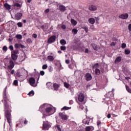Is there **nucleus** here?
<instances>
[{
    "label": "nucleus",
    "instance_id": "32",
    "mask_svg": "<svg viewBox=\"0 0 131 131\" xmlns=\"http://www.w3.org/2000/svg\"><path fill=\"white\" fill-rule=\"evenodd\" d=\"M63 84H64V87L66 88V89H69V88L70 87V84L67 83V82H64L63 83Z\"/></svg>",
    "mask_w": 131,
    "mask_h": 131
},
{
    "label": "nucleus",
    "instance_id": "35",
    "mask_svg": "<svg viewBox=\"0 0 131 131\" xmlns=\"http://www.w3.org/2000/svg\"><path fill=\"white\" fill-rule=\"evenodd\" d=\"M72 32L74 34H77V33L78 32V30H77L76 28H74V29H72Z\"/></svg>",
    "mask_w": 131,
    "mask_h": 131
},
{
    "label": "nucleus",
    "instance_id": "4",
    "mask_svg": "<svg viewBox=\"0 0 131 131\" xmlns=\"http://www.w3.org/2000/svg\"><path fill=\"white\" fill-rule=\"evenodd\" d=\"M49 104L48 103H43L42 105H41L39 108V111L41 112L42 114V116H43V114H45V111H46V107L49 106Z\"/></svg>",
    "mask_w": 131,
    "mask_h": 131
},
{
    "label": "nucleus",
    "instance_id": "61",
    "mask_svg": "<svg viewBox=\"0 0 131 131\" xmlns=\"http://www.w3.org/2000/svg\"><path fill=\"white\" fill-rule=\"evenodd\" d=\"M32 36L34 38H37V34H36L35 33H34V34H32Z\"/></svg>",
    "mask_w": 131,
    "mask_h": 131
},
{
    "label": "nucleus",
    "instance_id": "53",
    "mask_svg": "<svg viewBox=\"0 0 131 131\" xmlns=\"http://www.w3.org/2000/svg\"><path fill=\"white\" fill-rule=\"evenodd\" d=\"M91 129H92V128H91V126H86L85 127V131H91Z\"/></svg>",
    "mask_w": 131,
    "mask_h": 131
},
{
    "label": "nucleus",
    "instance_id": "16",
    "mask_svg": "<svg viewBox=\"0 0 131 131\" xmlns=\"http://www.w3.org/2000/svg\"><path fill=\"white\" fill-rule=\"evenodd\" d=\"M107 99H109V100H111V98L110 97H106L104 99H103V100L106 101L105 104H106L107 106H109V105H111V103H112V101L107 100Z\"/></svg>",
    "mask_w": 131,
    "mask_h": 131
},
{
    "label": "nucleus",
    "instance_id": "31",
    "mask_svg": "<svg viewBox=\"0 0 131 131\" xmlns=\"http://www.w3.org/2000/svg\"><path fill=\"white\" fill-rule=\"evenodd\" d=\"M70 109H71V107H68L67 106H64L61 108V111H63L64 110H70Z\"/></svg>",
    "mask_w": 131,
    "mask_h": 131
},
{
    "label": "nucleus",
    "instance_id": "24",
    "mask_svg": "<svg viewBox=\"0 0 131 131\" xmlns=\"http://www.w3.org/2000/svg\"><path fill=\"white\" fill-rule=\"evenodd\" d=\"M97 6L95 5H92L91 7H89L90 11H97Z\"/></svg>",
    "mask_w": 131,
    "mask_h": 131
},
{
    "label": "nucleus",
    "instance_id": "58",
    "mask_svg": "<svg viewBox=\"0 0 131 131\" xmlns=\"http://www.w3.org/2000/svg\"><path fill=\"white\" fill-rule=\"evenodd\" d=\"M128 29L129 31V33H131V24H129L128 26Z\"/></svg>",
    "mask_w": 131,
    "mask_h": 131
},
{
    "label": "nucleus",
    "instance_id": "37",
    "mask_svg": "<svg viewBox=\"0 0 131 131\" xmlns=\"http://www.w3.org/2000/svg\"><path fill=\"white\" fill-rule=\"evenodd\" d=\"M78 50H79V52H80V53H82V52L84 51V48L81 47H79L78 48Z\"/></svg>",
    "mask_w": 131,
    "mask_h": 131
},
{
    "label": "nucleus",
    "instance_id": "5",
    "mask_svg": "<svg viewBox=\"0 0 131 131\" xmlns=\"http://www.w3.org/2000/svg\"><path fill=\"white\" fill-rule=\"evenodd\" d=\"M42 127L44 129H45V130H49V129H50L51 125L50 124L49 121H43Z\"/></svg>",
    "mask_w": 131,
    "mask_h": 131
},
{
    "label": "nucleus",
    "instance_id": "40",
    "mask_svg": "<svg viewBox=\"0 0 131 131\" xmlns=\"http://www.w3.org/2000/svg\"><path fill=\"white\" fill-rule=\"evenodd\" d=\"M14 76H17L18 77H21V73L18 71L16 74H14Z\"/></svg>",
    "mask_w": 131,
    "mask_h": 131
},
{
    "label": "nucleus",
    "instance_id": "12",
    "mask_svg": "<svg viewBox=\"0 0 131 131\" xmlns=\"http://www.w3.org/2000/svg\"><path fill=\"white\" fill-rule=\"evenodd\" d=\"M120 19L125 20L128 18V13H123L119 16Z\"/></svg>",
    "mask_w": 131,
    "mask_h": 131
},
{
    "label": "nucleus",
    "instance_id": "30",
    "mask_svg": "<svg viewBox=\"0 0 131 131\" xmlns=\"http://www.w3.org/2000/svg\"><path fill=\"white\" fill-rule=\"evenodd\" d=\"M54 56L52 55H49L48 56V60H49V61L50 62H53V61H54Z\"/></svg>",
    "mask_w": 131,
    "mask_h": 131
},
{
    "label": "nucleus",
    "instance_id": "22",
    "mask_svg": "<svg viewBox=\"0 0 131 131\" xmlns=\"http://www.w3.org/2000/svg\"><path fill=\"white\" fill-rule=\"evenodd\" d=\"M91 46L92 47L93 49L95 50V51H98L99 50L98 48V45L94 43H91Z\"/></svg>",
    "mask_w": 131,
    "mask_h": 131
},
{
    "label": "nucleus",
    "instance_id": "41",
    "mask_svg": "<svg viewBox=\"0 0 131 131\" xmlns=\"http://www.w3.org/2000/svg\"><path fill=\"white\" fill-rule=\"evenodd\" d=\"M99 67L100 65L99 64V63H96L92 66L93 68H98Z\"/></svg>",
    "mask_w": 131,
    "mask_h": 131
},
{
    "label": "nucleus",
    "instance_id": "63",
    "mask_svg": "<svg viewBox=\"0 0 131 131\" xmlns=\"http://www.w3.org/2000/svg\"><path fill=\"white\" fill-rule=\"evenodd\" d=\"M129 110H126L125 112H124V114L125 115H128V114H129Z\"/></svg>",
    "mask_w": 131,
    "mask_h": 131
},
{
    "label": "nucleus",
    "instance_id": "27",
    "mask_svg": "<svg viewBox=\"0 0 131 131\" xmlns=\"http://www.w3.org/2000/svg\"><path fill=\"white\" fill-rule=\"evenodd\" d=\"M71 23L73 26H75L77 24V21L75 20L73 18H71Z\"/></svg>",
    "mask_w": 131,
    "mask_h": 131
},
{
    "label": "nucleus",
    "instance_id": "6",
    "mask_svg": "<svg viewBox=\"0 0 131 131\" xmlns=\"http://www.w3.org/2000/svg\"><path fill=\"white\" fill-rule=\"evenodd\" d=\"M56 37L57 36L55 35L50 36L47 40L48 43L51 44L53 43V42H55Z\"/></svg>",
    "mask_w": 131,
    "mask_h": 131
},
{
    "label": "nucleus",
    "instance_id": "43",
    "mask_svg": "<svg viewBox=\"0 0 131 131\" xmlns=\"http://www.w3.org/2000/svg\"><path fill=\"white\" fill-rule=\"evenodd\" d=\"M89 117H88V116H86V118L85 119H84L83 120H82V123H83L84 124H86V120H88V118Z\"/></svg>",
    "mask_w": 131,
    "mask_h": 131
},
{
    "label": "nucleus",
    "instance_id": "17",
    "mask_svg": "<svg viewBox=\"0 0 131 131\" xmlns=\"http://www.w3.org/2000/svg\"><path fill=\"white\" fill-rule=\"evenodd\" d=\"M11 5L8 4L7 3H6L4 4V8H5V9L8 10V11H10L11 10Z\"/></svg>",
    "mask_w": 131,
    "mask_h": 131
},
{
    "label": "nucleus",
    "instance_id": "38",
    "mask_svg": "<svg viewBox=\"0 0 131 131\" xmlns=\"http://www.w3.org/2000/svg\"><path fill=\"white\" fill-rule=\"evenodd\" d=\"M124 53L126 55H129L130 54V50L129 49H125Z\"/></svg>",
    "mask_w": 131,
    "mask_h": 131
},
{
    "label": "nucleus",
    "instance_id": "34",
    "mask_svg": "<svg viewBox=\"0 0 131 131\" xmlns=\"http://www.w3.org/2000/svg\"><path fill=\"white\" fill-rule=\"evenodd\" d=\"M15 37L17 39H22V38H23V36L21 34H17V35H16Z\"/></svg>",
    "mask_w": 131,
    "mask_h": 131
},
{
    "label": "nucleus",
    "instance_id": "46",
    "mask_svg": "<svg viewBox=\"0 0 131 131\" xmlns=\"http://www.w3.org/2000/svg\"><path fill=\"white\" fill-rule=\"evenodd\" d=\"M27 42L28 43H32V40L31 39V38H29L27 39Z\"/></svg>",
    "mask_w": 131,
    "mask_h": 131
},
{
    "label": "nucleus",
    "instance_id": "45",
    "mask_svg": "<svg viewBox=\"0 0 131 131\" xmlns=\"http://www.w3.org/2000/svg\"><path fill=\"white\" fill-rule=\"evenodd\" d=\"M2 50L5 52H7V51H8V47H7V46H3Z\"/></svg>",
    "mask_w": 131,
    "mask_h": 131
},
{
    "label": "nucleus",
    "instance_id": "3",
    "mask_svg": "<svg viewBox=\"0 0 131 131\" xmlns=\"http://www.w3.org/2000/svg\"><path fill=\"white\" fill-rule=\"evenodd\" d=\"M4 111H5V116L7 119V122H8L10 126H11V123H12V122H11L12 120L11 119V113L12 112V111H8V110Z\"/></svg>",
    "mask_w": 131,
    "mask_h": 131
},
{
    "label": "nucleus",
    "instance_id": "23",
    "mask_svg": "<svg viewBox=\"0 0 131 131\" xmlns=\"http://www.w3.org/2000/svg\"><path fill=\"white\" fill-rule=\"evenodd\" d=\"M59 10L61 12H65V10H66V7L64 5H60L59 6Z\"/></svg>",
    "mask_w": 131,
    "mask_h": 131
},
{
    "label": "nucleus",
    "instance_id": "54",
    "mask_svg": "<svg viewBox=\"0 0 131 131\" xmlns=\"http://www.w3.org/2000/svg\"><path fill=\"white\" fill-rule=\"evenodd\" d=\"M56 127L58 131H62V129H61V127H60V125H57L56 126Z\"/></svg>",
    "mask_w": 131,
    "mask_h": 131
},
{
    "label": "nucleus",
    "instance_id": "39",
    "mask_svg": "<svg viewBox=\"0 0 131 131\" xmlns=\"http://www.w3.org/2000/svg\"><path fill=\"white\" fill-rule=\"evenodd\" d=\"M126 90L128 93H129V94H131V89L129 88V86L128 85H125Z\"/></svg>",
    "mask_w": 131,
    "mask_h": 131
},
{
    "label": "nucleus",
    "instance_id": "49",
    "mask_svg": "<svg viewBox=\"0 0 131 131\" xmlns=\"http://www.w3.org/2000/svg\"><path fill=\"white\" fill-rule=\"evenodd\" d=\"M121 48L122 49H125V48H126V43H122L121 45Z\"/></svg>",
    "mask_w": 131,
    "mask_h": 131
},
{
    "label": "nucleus",
    "instance_id": "42",
    "mask_svg": "<svg viewBox=\"0 0 131 131\" xmlns=\"http://www.w3.org/2000/svg\"><path fill=\"white\" fill-rule=\"evenodd\" d=\"M18 27H23V24L21 22H18L17 23Z\"/></svg>",
    "mask_w": 131,
    "mask_h": 131
},
{
    "label": "nucleus",
    "instance_id": "55",
    "mask_svg": "<svg viewBox=\"0 0 131 131\" xmlns=\"http://www.w3.org/2000/svg\"><path fill=\"white\" fill-rule=\"evenodd\" d=\"M60 50L61 51H65V50H66V46H61L60 47Z\"/></svg>",
    "mask_w": 131,
    "mask_h": 131
},
{
    "label": "nucleus",
    "instance_id": "10",
    "mask_svg": "<svg viewBox=\"0 0 131 131\" xmlns=\"http://www.w3.org/2000/svg\"><path fill=\"white\" fill-rule=\"evenodd\" d=\"M85 77V80H86V81H91V80L93 79V76H92V74H91V73H86Z\"/></svg>",
    "mask_w": 131,
    "mask_h": 131
},
{
    "label": "nucleus",
    "instance_id": "11",
    "mask_svg": "<svg viewBox=\"0 0 131 131\" xmlns=\"http://www.w3.org/2000/svg\"><path fill=\"white\" fill-rule=\"evenodd\" d=\"M23 16V14L22 13L18 12L15 14L14 18L16 20H21V19H22Z\"/></svg>",
    "mask_w": 131,
    "mask_h": 131
},
{
    "label": "nucleus",
    "instance_id": "48",
    "mask_svg": "<svg viewBox=\"0 0 131 131\" xmlns=\"http://www.w3.org/2000/svg\"><path fill=\"white\" fill-rule=\"evenodd\" d=\"M48 68V64H43L42 67V69H43V70H45L46 69H47Z\"/></svg>",
    "mask_w": 131,
    "mask_h": 131
},
{
    "label": "nucleus",
    "instance_id": "13",
    "mask_svg": "<svg viewBox=\"0 0 131 131\" xmlns=\"http://www.w3.org/2000/svg\"><path fill=\"white\" fill-rule=\"evenodd\" d=\"M14 48L15 49H20V48H21V49H26V47L21 43H16L14 45Z\"/></svg>",
    "mask_w": 131,
    "mask_h": 131
},
{
    "label": "nucleus",
    "instance_id": "64",
    "mask_svg": "<svg viewBox=\"0 0 131 131\" xmlns=\"http://www.w3.org/2000/svg\"><path fill=\"white\" fill-rule=\"evenodd\" d=\"M50 12V9H47L46 10H45V14H48Z\"/></svg>",
    "mask_w": 131,
    "mask_h": 131
},
{
    "label": "nucleus",
    "instance_id": "14",
    "mask_svg": "<svg viewBox=\"0 0 131 131\" xmlns=\"http://www.w3.org/2000/svg\"><path fill=\"white\" fill-rule=\"evenodd\" d=\"M78 101H80L81 103H82L83 101H84V95L82 93H80L78 96Z\"/></svg>",
    "mask_w": 131,
    "mask_h": 131
},
{
    "label": "nucleus",
    "instance_id": "50",
    "mask_svg": "<svg viewBox=\"0 0 131 131\" xmlns=\"http://www.w3.org/2000/svg\"><path fill=\"white\" fill-rule=\"evenodd\" d=\"M12 53H13V54L14 55H17V54L19 53V50H13V52H12Z\"/></svg>",
    "mask_w": 131,
    "mask_h": 131
},
{
    "label": "nucleus",
    "instance_id": "15",
    "mask_svg": "<svg viewBox=\"0 0 131 131\" xmlns=\"http://www.w3.org/2000/svg\"><path fill=\"white\" fill-rule=\"evenodd\" d=\"M34 76L35 78L37 79V83H38V81L39 80V78L40 77V74L38 72H34Z\"/></svg>",
    "mask_w": 131,
    "mask_h": 131
},
{
    "label": "nucleus",
    "instance_id": "7",
    "mask_svg": "<svg viewBox=\"0 0 131 131\" xmlns=\"http://www.w3.org/2000/svg\"><path fill=\"white\" fill-rule=\"evenodd\" d=\"M35 78L32 77H30L29 79V83L30 84V85H31V86H34V88H35V86H36V85H37V84H36L35 85H33V84H34L35 83Z\"/></svg>",
    "mask_w": 131,
    "mask_h": 131
},
{
    "label": "nucleus",
    "instance_id": "20",
    "mask_svg": "<svg viewBox=\"0 0 131 131\" xmlns=\"http://www.w3.org/2000/svg\"><path fill=\"white\" fill-rule=\"evenodd\" d=\"M122 57L121 56H117L115 60V64H117V63H120L121 62Z\"/></svg>",
    "mask_w": 131,
    "mask_h": 131
},
{
    "label": "nucleus",
    "instance_id": "56",
    "mask_svg": "<svg viewBox=\"0 0 131 131\" xmlns=\"http://www.w3.org/2000/svg\"><path fill=\"white\" fill-rule=\"evenodd\" d=\"M44 27L46 30L48 29V28H49V24L48 23L45 24V25H44Z\"/></svg>",
    "mask_w": 131,
    "mask_h": 131
},
{
    "label": "nucleus",
    "instance_id": "19",
    "mask_svg": "<svg viewBox=\"0 0 131 131\" xmlns=\"http://www.w3.org/2000/svg\"><path fill=\"white\" fill-rule=\"evenodd\" d=\"M11 59L12 61H16L17 59H18V55L16 54H13V52H11Z\"/></svg>",
    "mask_w": 131,
    "mask_h": 131
},
{
    "label": "nucleus",
    "instance_id": "47",
    "mask_svg": "<svg viewBox=\"0 0 131 131\" xmlns=\"http://www.w3.org/2000/svg\"><path fill=\"white\" fill-rule=\"evenodd\" d=\"M48 70L49 72H52V71H53V70H54V69L53 68L52 66H49L48 67Z\"/></svg>",
    "mask_w": 131,
    "mask_h": 131
},
{
    "label": "nucleus",
    "instance_id": "26",
    "mask_svg": "<svg viewBox=\"0 0 131 131\" xmlns=\"http://www.w3.org/2000/svg\"><path fill=\"white\" fill-rule=\"evenodd\" d=\"M88 21L90 24H95V22H96V20L94 18H89Z\"/></svg>",
    "mask_w": 131,
    "mask_h": 131
},
{
    "label": "nucleus",
    "instance_id": "52",
    "mask_svg": "<svg viewBox=\"0 0 131 131\" xmlns=\"http://www.w3.org/2000/svg\"><path fill=\"white\" fill-rule=\"evenodd\" d=\"M83 29H84L85 32H86V33L89 32V28H88V27H84Z\"/></svg>",
    "mask_w": 131,
    "mask_h": 131
},
{
    "label": "nucleus",
    "instance_id": "28",
    "mask_svg": "<svg viewBox=\"0 0 131 131\" xmlns=\"http://www.w3.org/2000/svg\"><path fill=\"white\" fill-rule=\"evenodd\" d=\"M95 74L96 75H100L101 74V71L99 69L96 68L95 70Z\"/></svg>",
    "mask_w": 131,
    "mask_h": 131
},
{
    "label": "nucleus",
    "instance_id": "18",
    "mask_svg": "<svg viewBox=\"0 0 131 131\" xmlns=\"http://www.w3.org/2000/svg\"><path fill=\"white\" fill-rule=\"evenodd\" d=\"M60 85H61V84L54 83L53 84L54 91H58L59 90V88H60Z\"/></svg>",
    "mask_w": 131,
    "mask_h": 131
},
{
    "label": "nucleus",
    "instance_id": "29",
    "mask_svg": "<svg viewBox=\"0 0 131 131\" xmlns=\"http://www.w3.org/2000/svg\"><path fill=\"white\" fill-rule=\"evenodd\" d=\"M60 43L62 45V46H65L66 45L67 42L66 40L64 39H62L60 40Z\"/></svg>",
    "mask_w": 131,
    "mask_h": 131
},
{
    "label": "nucleus",
    "instance_id": "21",
    "mask_svg": "<svg viewBox=\"0 0 131 131\" xmlns=\"http://www.w3.org/2000/svg\"><path fill=\"white\" fill-rule=\"evenodd\" d=\"M47 88L49 90H53V83L51 82H48L46 83Z\"/></svg>",
    "mask_w": 131,
    "mask_h": 131
},
{
    "label": "nucleus",
    "instance_id": "51",
    "mask_svg": "<svg viewBox=\"0 0 131 131\" xmlns=\"http://www.w3.org/2000/svg\"><path fill=\"white\" fill-rule=\"evenodd\" d=\"M116 43H117V42H112L110 46L111 47H115V46L116 45Z\"/></svg>",
    "mask_w": 131,
    "mask_h": 131
},
{
    "label": "nucleus",
    "instance_id": "60",
    "mask_svg": "<svg viewBox=\"0 0 131 131\" xmlns=\"http://www.w3.org/2000/svg\"><path fill=\"white\" fill-rule=\"evenodd\" d=\"M39 74L40 75L43 76V75H45V72L43 71H40Z\"/></svg>",
    "mask_w": 131,
    "mask_h": 131
},
{
    "label": "nucleus",
    "instance_id": "59",
    "mask_svg": "<svg viewBox=\"0 0 131 131\" xmlns=\"http://www.w3.org/2000/svg\"><path fill=\"white\" fill-rule=\"evenodd\" d=\"M23 122H24V119H21L20 120H19V124H20V125H22V124H23Z\"/></svg>",
    "mask_w": 131,
    "mask_h": 131
},
{
    "label": "nucleus",
    "instance_id": "62",
    "mask_svg": "<svg viewBox=\"0 0 131 131\" xmlns=\"http://www.w3.org/2000/svg\"><path fill=\"white\" fill-rule=\"evenodd\" d=\"M61 28H62V29H63V30H65V29H66V25H61Z\"/></svg>",
    "mask_w": 131,
    "mask_h": 131
},
{
    "label": "nucleus",
    "instance_id": "36",
    "mask_svg": "<svg viewBox=\"0 0 131 131\" xmlns=\"http://www.w3.org/2000/svg\"><path fill=\"white\" fill-rule=\"evenodd\" d=\"M13 6L14 7H17V8L22 7V4H20L19 3H15Z\"/></svg>",
    "mask_w": 131,
    "mask_h": 131
},
{
    "label": "nucleus",
    "instance_id": "33",
    "mask_svg": "<svg viewBox=\"0 0 131 131\" xmlns=\"http://www.w3.org/2000/svg\"><path fill=\"white\" fill-rule=\"evenodd\" d=\"M28 95L30 96V97H32L33 96H34V91H31L30 92H29Z\"/></svg>",
    "mask_w": 131,
    "mask_h": 131
},
{
    "label": "nucleus",
    "instance_id": "2",
    "mask_svg": "<svg viewBox=\"0 0 131 131\" xmlns=\"http://www.w3.org/2000/svg\"><path fill=\"white\" fill-rule=\"evenodd\" d=\"M49 105L52 106V107L54 108V110H53V107H49V106H47L46 107L43 116H42V119H46L48 116H51V115H53V114L56 112V107L53 106L52 104H50Z\"/></svg>",
    "mask_w": 131,
    "mask_h": 131
},
{
    "label": "nucleus",
    "instance_id": "1",
    "mask_svg": "<svg viewBox=\"0 0 131 131\" xmlns=\"http://www.w3.org/2000/svg\"><path fill=\"white\" fill-rule=\"evenodd\" d=\"M8 86H6L4 89L3 92V99L2 100V102H3L4 107V111H12V105L11 102V99L10 97L7 95V89Z\"/></svg>",
    "mask_w": 131,
    "mask_h": 131
},
{
    "label": "nucleus",
    "instance_id": "57",
    "mask_svg": "<svg viewBox=\"0 0 131 131\" xmlns=\"http://www.w3.org/2000/svg\"><path fill=\"white\" fill-rule=\"evenodd\" d=\"M9 50H10V51H14V47L13 46V45H10L9 47Z\"/></svg>",
    "mask_w": 131,
    "mask_h": 131
},
{
    "label": "nucleus",
    "instance_id": "44",
    "mask_svg": "<svg viewBox=\"0 0 131 131\" xmlns=\"http://www.w3.org/2000/svg\"><path fill=\"white\" fill-rule=\"evenodd\" d=\"M13 84L15 85V86H17V85H18V80H14Z\"/></svg>",
    "mask_w": 131,
    "mask_h": 131
},
{
    "label": "nucleus",
    "instance_id": "9",
    "mask_svg": "<svg viewBox=\"0 0 131 131\" xmlns=\"http://www.w3.org/2000/svg\"><path fill=\"white\" fill-rule=\"evenodd\" d=\"M9 64L10 65L8 66V69L9 70H12L15 67V62L13 61V59H10L9 60Z\"/></svg>",
    "mask_w": 131,
    "mask_h": 131
},
{
    "label": "nucleus",
    "instance_id": "8",
    "mask_svg": "<svg viewBox=\"0 0 131 131\" xmlns=\"http://www.w3.org/2000/svg\"><path fill=\"white\" fill-rule=\"evenodd\" d=\"M59 117H60L61 119H62V120H63V121H66V120H67V119H68V117H67V115H64V114H63V113H59Z\"/></svg>",
    "mask_w": 131,
    "mask_h": 131
},
{
    "label": "nucleus",
    "instance_id": "25",
    "mask_svg": "<svg viewBox=\"0 0 131 131\" xmlns=\"http://www.w3.org/2000/svg\"><path fill=\"white\" fill-rule=\"evenodd\" d=\"M109 95H110L111 97H113V96H114V94H113V93H112V92H109L107 94H106L104 95V97L105 98H110V96H109Z\"/></svg>",
    "mask_w": 131,
    "mask_h": 131
}]
</instances>
